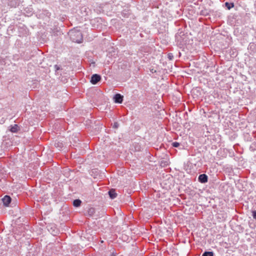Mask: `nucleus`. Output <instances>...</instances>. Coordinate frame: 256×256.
Segmentation results:
<instances>
[{"mask_svg": "<svg viewBox=\"0 0 256 256\" xmlns=\"http://www.w3.org/2000/svg\"><path fill=\"white\" fill-rule=\"evenodd\" d=\"M82 201L79 199L74 200L73 201V205L75 207H78L80 206Z\"/></svg>", "mask_w": 256, "mask_h": 256, "instance_id": "obj_9", "label": "nucleus"}, {"mask_svg": "<svg viewBox=\"0 0 256 256\" xmlns=\"http://www.w3.org/2000/svg\"><path fill=\"white\" fill-rule=\"evenodd\" d=\"M18 32L20 36H26L28 34V30L24 25H22L18 26Z\"/></svg>", "mask_w": 256, "mask_h": 256, "instance_id": "obj_2", "label": "nucleus"}, {"mask_svg": "<svg viewBox=\"0 0 256 256\" xmlns=\"http://www.w3.org/2000/svg\"><path fill=\"white\" fill-rule=\"evenodd\" d=\"M18 124H15L14 126H11L10 130L12 132H16L18 130Z\"/></svg>", "mask_w": 256, "mask_h": 256, "instance_id": "obj_10", "label": "nucleus"}, {"mask_svg": "<svg viewBox=\"0 0 256 256\" xmlns=\"http://www.w3.org/2000/svg\"><path fill=\"white\" fill-rule=\"evenodd\" d=\"M95 212L94 208H91L88 210V214L90 216H92L94 214Z\"/></svg>", "mask_w": 256, "mask_h": 256, "instance_id": "obj_13", "label": "nucleus"}, {"mask_svg": "<svg viewBox=\"0 0 256 256\" xmlns=\"http://www.w3.org/2000/svg\"><path fill=\"white\" fill-rule=\"evenodd\" d=\"M62 143H59V142H58V143H57V144H55V146H58V147L62 148Z\"/></svg>", "mask_w": 256, "mask_h": 256, "instance_id": "obj_19", "label": "nucleus"}, {"mask_svg": "<svg viewBox=\"0 0 256 256\" xmlns=\"http://www.w3.org/2000/svg\"><path fill=\"white\" fill-rule=\"evenodd\" d=\"M2 200L4 204L7 206L10 203L12 198L9 196L6 195L2 198Z\"/></svg>", "mask_w": 256, "mask_h": 256, "instance_id": "obj_7", "label": "nucleus"}, {"mask_svg": "<svg viewBox=\"0 0 256 256\" xmlns=\"http://www.w3.org/2000/svg\"><path fill=\"white\" fill-rule=\"evenodd\" d=\"M71 40L74 42L78 44L82 42V34L80 30H72L68 32Z\"/></svg>", "mask_w": 256, "mask_h": 256, "instance_id": "obj_1", "label": "nucleus"}, {"mask_svg": "<svg viewBox=\"0 0 256 256\" xmlns=\"http://www.w3.org/2000/svg\"><path fill=\"white\" fill-rule=\"evenodd\" d=\"M101 76L98 74H94L92 76L90 82L92 84H96L101 80Z\"/></svg>", "mask_w": 256, "mask_h": 256, "instance_id": "obj_4", "label": "nucleus"}, {"mask_svg": "<svg viewBox=\"0 0 256 256\" xmlns=\"http://www.w3.org/2000/svg\"><path fill=\"white\" fill-rule=\"evenodd\" d=\"M8 6L10 8H16L20 3V0H4Z\"/></svg>", "mask_w": 256, "mask_h": 256, "instance_id": "obj_3", "label": "nucleus"}, {"mask_svg": "<svg viewBox=\"0 0 256 256\" xmlns=\"http://www.w3.org/2000/svg\"><path fill=\"white\" fill-rule=\"evenodd\" d=\"M198 180L202 184L206 183L208 180V177L206 174H201L198 177Z\"/></svg>", "mask_w": 256, "mask_h": 256, "instance_id": "obj_6", "label": "nucleus"}, {"mask_svg": "<svg viewBox=\"0 0 256 256\" xmlns=\"http://www.w3.org/2000/svg\"><path fill=\"white\" fill-rule=\"evenodd\" d=\"M224 4L228 10H230L232 8L234 7V4L232 2L229 3L228 2H225Z\"/></svg>", "mask_w": 256, "mask_h": 256, "instance_id": "obj_11", "label": "nucleus"}, {"mask_svg": "<svg viewBox=\"0 0 256 256\" xmlns=\"http://www.w3.org/2000/svg\"><path fill=\"white\" fill-rule=\"evenodd\" d=\"M114 100L117 104H122L123 102L124 96L120 94H116L114 96Z\"/></svg>", "mask_w": 256, "mask_h": 256, "instance_id": "obj_5", "label": "nucleus"}, {"mask_svg": "<svg viewBox=\"0 0 256 256\" xmlns=\"http://www.w3.org/2000/svg\"><path fill=\"white\" fill-rule=\"evenodd\" d=\"M27 9H28V10H26V12L28 13V16L32 15V10H32V8H27Z\"/></svg>", "mask_w": 256, "mask_h": 256, "instance_id": "obj_15", "label": "nucleus"}, {"mask_svg": "<svg viewBox=\"0 0 256 256\" xmlns=\"http://www.w3.org/2000/svg\"><path fill=\"white\" fill-rule=\"evenodd\" d=\"M168 58L169 60H171L174 58V56L172 53H168Z\"/></svg>", "mask_w": 256, "mask_h": 256, "instance_id": "obj_16", "label": "nucleus"}, {"mask_svg": "<svg viewBox=\"0 0 256 256\" xmlns=\"http://www.w3.org/2000/svg\"><path fill=\"white\" fill-rule=\"evenodd\" d=\"M252 216L254 219L256 220V210L252 212Z\"/></svg>", "mask_w": 256, "mask_h": 256, "instance_id": "obj_18", "label": "nucleus"}, {"mask_svg": "<svg viewBox=\"0 0 256 256\" xmlns=\"http://www.w3.org/2000/svg\"><path fill=\"white\" fill-rule=\"evenodd\" d=\"M110 197L112 199H114L117 196V194L115 190L112 189L108 192Z\"/></svg>", "mask_w": 256, "mask_h": 256, "instance_id": "obj_8", "label": "nucleus"}, {"mask_svg": "<svg viewBox=\"0 0 256 256\" xmlns=\"http://www.w3.org/2000/svg\"><path fill=\"white\" fill-rule=\"evenodd\" d=\"M54 68H55L56 70H56H60V67L57 65H55Z\"/></svg>", "mask_w": 256, "mask_h": 256, "instance_id": "obj_20", "label": "nucleus"}, {"mask_svg": "<svg viewBox=\"0 0 256 256\" xmlns=\"http://www.w3.org/2000/svg\"><path fill=\"white\" fill-rule=\"evenodd\" d=\"M172 146H174V148H178L180 145V144L178 142H172Z\"/></svg>", "mask_w": 256, "mask_h": 256, "instance_id": "obj_14", "label": "nucleus"}, {"mask_svg": "<svg viewBox=\"0 0 256 256\" xmlns=\"http://www.w3.org/2000/svg\"><path fill=\"white\" fill-rule=\"evenodd\" d=\"M202 256H214V252H204Z\"/></svg>", "mask_w": 256, "mask_h": 256, "instance_id": "obj_12", "label": "nucleus"}, {"mask_svg": "<svg viewBox=\"0 0 256 256\" xmlns=\"http://www.w3.org/2000/svg\"><path fill=\"white\" fill-rule=\"evenodd\" d=\"M119 126V124L118 122H114L113 124V128H118Z\"/></svg>", "mask_w": 256, "mask_h": 256, "instance_id": "obj_17", "label": "nucleus"}]
</instances>
